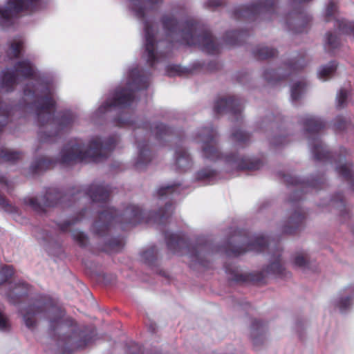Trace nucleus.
Listing matches in <instances>:
<instances>
[{"label":"nucleus","mask_w":354,"mask_h":354,"mask_svg":"<svg viewBox=\"0 0 354 354\" xmlns=\"http://www.w3.org/2000/svg\"><path fill=\"white\" fill-rule=\"evenodd\" d=\"M176 164L181 171H187L192 167V160L187 151L180 148L176 151Z\"/></svg>","instance_id":"25"},{"label":"nucleus","mask_w":354,"mask_h":354,"mask_svg":"<svg viewBox=\"0 0 354 354\" xmlns=\"http://www.w3.org/2000/svg\"><path fill=\"white\" fill-rule=\"evenodd\" d=\"M173 212L171 204H166L165 207L160 209L155 216V220L159 223H164L165 221L171 215Z\"/></svg>","instance_id":"37"},{"label":"nucleus","mask_w":354,"mask_h":354,"mask_svg":"<svg viewBox=\"0 0 354 354\" xmlns=\"http://www.w3.org/2000/svg\"><path fill=\"white\" fill-rule=\"evenodd\" d=\"M351 304V298L349 297H341L338 301H336L335 305L341 310H344L347 309Z\"/></svg>","instance_id":"51"},{"label":"nucleus","mask_w":354,"mask_h":354,"mask_svg":"<svg viewBox=\"0 0 354 354\" xmlns=\"http://www.w3.org/2000/svg\"><path fill=\"white\" fill-rule=\"evenodd\" d=\"M116 125L119 127H133L134 128H140L142 127L144 129H148L149 127V124L145 122L142 124L136 122L134 120L127 118L126 114L123 113L120 116V118L115 120Z\"/></svg>","instance_id":"30"},{"label":"nucleus","mask_w":354,"mask_h":354,"mask_svg":"<svg viewBox=\"0 0 354 354\" xmlns=\"http://www.w3.org/2000/svg\"><path fill=\"white\" fill-rule=\"evenodd\" d=\"M86 193L93 201H106L109 196V190L104 186L97 184L91 185Z\"/></svg>","instance_id":"22"},{"label":"nucleus","mask_w":354,"mask_h":354,"mask_svg":"<svg viewBox=\"0 0 354 354\" xmlns=\"http://www.w3.org/2000/svg\"><path fill=\"white\" fill-rule=\"evenodd\" d=\"M324 180L323 179L319 180V182H318V180H317V179H313L310 183V185L312 187H317L318 184L324 183Z\"/></svg>","instance_id":"60"},{"label":"nucleus","mask_w":354,"mask_h":354,"mask_svg":"<svg viewBox=\"0 0 354 354\" xmlns=\"http://www.w3.org/2000/svg\"><path fill=\"white\" fill-rule=\"evenodd\" d=\"M225 160L232 168L236 169L257 170L262 166V162L259 160L241 158L235 154L225 156Z\"/></svg>","instance_id":"16"},{"label":"nucleus","mask_w":354,"mask_h":354,"mask_svg":"<svg viewBox=\"0 0 354 354\" xmlns=\"http://www.w3.org/2000/svg\"><path fill=\"white\" fill-rule=\"evenodd\" d=\"M35 70L34 66L28 60L18 62L13 71L3 72L1 80V89L11 91L15 85L21 81V78L34 76Z\"/></svg>","instance_id":"10"},{"label":"nucleus","mask_w":354,"mask_h":354,"mask_svg":"<svg viewBox=\"0 0 354 354\" xmlns=\"http://www.w3.org/2000/svg\"><path fill=\"white\" fill-rule=\"evenodd\" d=\"M150 129L157 139H162L171 133V130L163 124H157L153 127H150Z\"/></svg>","instance_id":"36"},{"label":"nucleus","mask_w":354,"mask_h":354,"mask_svg":"<svg viewBox=\"0 0 354 354\" xmlns=\"http://www.w3.org/2000/svg\"><path fill=\"white\" fill-rule=\"evenodd\" d=\"M336 164V171L346 180L353 183L354 180V168L352 163L347 162L345 156L337 155L333 156Z\"/></svg>","instance_id":"17"},{"label":"nucleus","mask_w":354,"mask_h":354,"mask_svg":"<svg viewBox=\"0 0 354 354\" xmlns=\"http://www.w3.org/2000/svg\"><path fill=\"white\" fill-rule=\"evenodd\" d=\"M346 121L344 118L338 116L335 119V127L339 130H344L346 127Z\"/></svg>","instance_id":"55"},{"label":"nucleus","mask_w":354,"mask_h":354,"mask_svg":"<svg viewBox=\"0 0 354 354\" xmlns=\"http://www.w3.org/2000/svg\"><path fill=\"white\" fill-rule=\"evenodd\" d=\"M142 259L149 264H153L157 258V250L155 247H151L143 252Z\"/></svg>","instance_id":"44"},{"label":"nucleus","mask_w":354,"mask_h":354,"mask_svg":"<svg viewBox=\"0 0 354 354\" xmlns=\"http://www.w3.org/2000/svg\"><path fill=\"white\" fill-rule=\"evenodd\" d=\"M62 197V194L55 189H49L45 195L40 198H27L24 203L37 212L44 211L46 207L56 205Z\"/></svg>","instance_id":"14"},{"label":"nucleus","mask_w":354,"mask_h":354,"mask_svg":"<svg viewBox=\"0 0 354 354\" xmlns=\"http://www.w3.org/2000/svg\"><path fill=\"white\" fill-rule=\"evenodd\" d=\"M275 2L273 0H258L256 3L239 8L235 10L234 14L238 18L252 19L259 15H263L265 18H269L267 15H272L275 11Z\"/></svg>","instance_id":"13"},{"label":"nucleus","mask_w":354,"mask_h":354,"mask_svg":"<svg viewBox=\"0 0 354 354\" xmlns=\"http://www.w3.org/2000/svg\"><path fill=\"white\" fill-rule=\"evenodd\" d=\"M302 122L306 131L310 134L316 133L324 127V122L315 116L306 115Z\"/></svg>","instance_id":"23"},{"label":"nucleus","mask_w":354,"mask_h":354,"mask_svg":"<svg viewBox=\"0 0 354 354\" xmlns=\"http://www.w3.org/2000/svg\"><path fill=\"white\" fill-rule=\"evenodd\" d=\"M197 139L202 143V155L212 161L220 158L221 153L217 147V133L212 128H204L197 133Z\"/></svg>","instance_id":"12"},{"label":"nucleus","mask_w":354,"mask_h":354,"mask_svg":"<svg viewBox=\"0 0 354 354\" xmlns=\"http://www.w3.org/2000/svg\"><path fill=\"white\" fill-rule=\"evenodd\" d=\"M179 186L180 184H173L162 187L157 191L158 196L161 198L172 194L178 191Z\"/></svg>","instance_id":"41"},{"label":"nucleus","mask_w":354,"mask_h":354,"mask_svg":"<svg viewBox=\"0 0 354 354\" xmlns=\"http://www.w3.org/2000/svg\"><path fill=\"white\" fill-rule=\"evenodd\" d=\"M329 205L337 208L340 216L346 219L350 217L349 209L346 207V201L341 193H337L330 200Z\"/></svg>","instance_id":"24"},{"label":"nucleus","mask_w":354,"mask_h":354,"mask_svg":"<svg viewBox=\"0 0 354 354\" xmlns=\"http://www.w3.org/2000/svg\"><path fill=\"white\" fill-rule=\"evenodd\" d=\"M326 42L332 48H335L339 45L337 37L332 33L327 34Z\"/></svg>","instance_id":"53"},{"label":"nucleus","mask_w":354,"mask_h":354,"mask_svg":"<svg viewBox=\"0 0 354 354\" xmlns=\"http://www.w3.org/2000/svg\"><path fill=\"white\" fill-rule=\"evenodd\" d=\"M28 292V285L25 283H13L9 285L6 296L10 302L15 304L20 298L26 297Z\"/></svg>","instance_id":"18"},{"label":"nucleus","mask_w":354,"mask_h":354,"mask_svg":"<svg viewBox=\"0 0 354 354\" xmlns=\"http://www.w3.org/2000/svg\"><path fill=\"white\" fill-rule=\"evenodd\" d=\"M2 157L8 161H15L21 157V153L18 151L6 150L3 152Z\"/></svg>","instance_id":"46"},{"label":"nucleus","mask_w":354,"mask_h":354,"mask_svg":"<svg viewBox=\"0 0 354 354\" xmlns=\"http://www.w3.org/2000/svg\"><path fill=\"white\" fill-rule=\"evenodd\" d=\"M127 84L126 88L117 90L112 99L108 100L98 108L93 115L94 122H95V118L101 117L112 109L125 108L130 106L136 98L134 91L147 88L149 86V79L141 75L140 71L135 68L129 71Z\"/></svg>","instance_id":"6"},{"label":"nucleus","mask_w":354,"mask_h":354,"mask_svg":"<svg viewBox=\"0 0 354 354\" xmlns=\"http://www.w3.org/2000/svg\"><path fill=\"white\" fill-rule=\"evenodd\" d=\"M310 145L312 154L315 160L324 161L330 158L328 151L317 136L310 140Z\"/></svg>","instance_id":"20"},{"label":"nucleus","mask_w":354,"mask_h":354,"mask_svg":"<svg viewBox=\"0 0 354 354\" xmlns=\"http://www.w3.org/2000/svg\"><path fill=\"white\" fill-rule=\"evenodd\" d=\"M129 1L130 9L135 17L144 23L145 44L142 57L150 66H153L162 58L167 57L171 49V43L160 41L156 42L153 25L146 19V14L149 10L160 6L163 0H129Z\"/></svg>","instance_id":"5"},{"label":"nucleus","mask_w":354,"mask_h":354,"mask_svg":"<svg viewBox=\"0 0 354 354\" xmlns=\"http://www.w3.org/2000/svg\"><path fill=\"white\" fill-rule=\"evenodd\" d=\"M39 0H8L7 6L0 8V24L3 27L12 25V20L22 11L36 9Z\"/></svg>","instance_id":"11"},{"label":"nucleus","mask_w":354,"mask_h":354,"mask_svg":"<svg viewBox=\"0 0 354 354\" xmlns=\"http://www.w3.org/2000/svg\"><path fill=\"white\" fill-rule=\"evenodd\" d=\"M288 141L286 140V138L285 137H282L281 136H274L270 140L271 144L274 146H280V145H284Z\"/></svg>","instance_id":"54"},{"label":"nucleus","mask_w":354,"mask_h":354,"mask_svg":"<svg viewBox=\"0 0 354 354\" xmlns=\"http://www.w3.org/2000/svg\"><path fill=\"white\" fill-rule=\"evenodd\" d=\"M306 84L304 81H299L295 83L291 88V98L293 101L299 99L301 94L304 92Z\"/></svg>","instance_id":"38"},{"label":"nucleus","mask_w":354,"mask_h":354,"mask_svg":"<svg viewBox=\"0 0 354 354\" xmlns=\"http://www.w3.org/2000/svg\"><path fill=\"white\" fill-rule=\"evenodd\" d=\"M225 270L228 275V279L236 283L261 282L270 277H286L288 274L279 252L272 257L270 263L261 271L252 273L243 272L238 267L233 265L225 266Z\"/></svg>","instance_id":"7"},{"label":"nucleus","mask_w":354,"mask_h":354,"mask_svg":"<svg viewBox=\"0 0 354 354\" xmlns=\"http://www.w3.org/2000/svg\"><path fill=\"white\" fill-rule=\"evenodd\" d=\"M347 97L348 93L343 88L340 89L337 95V108H342L346 106Z\"/></svg>","instance_id":"47"},{"label":"nucleus","mask_w":354,"mask_h":354,"mask_svg":"<svg viewBox=\"0 0 354 354\" xmlns=\"http://www.w3.org/2000/svg\"><path fill=\"white\" fill-rule=\"evenodd\" d=\"M277 54L276 49L267 46H258L254 50V56L259 59H265L274 57Z\"/></svg>","instance_id":"31"},{"label":"nucleus","mask_w":354,"mask_h":354,"mask_svg":"<svg viewBox=\"0 0 354 354\" xmlns=\"http://www.w3.org/2000/svg\"><path fill=\"white\" fill-rule=\"evenodd\" d=\"M337 7L334 1H330L327 5L325 12V17L327 21H330L333 18H335V15L337 12Z\"/></svg>","instance_id":"45"},{"label":"nucleus","mask_w":354,"mask_h":354,"mask_svg":"<svg viewBox=\"0 0 354 354\" xmlns=\"http://www.w3.org/2000/svg\"><path fill=\"white\" fill-rule=\"evenodd\" d=\"M304 215L300 211H295L286 221L282 227V232L285 234H293L301 226Z\"/></svg>","instance_id":"19"},{"label":"nucleus","mask_w":354,"mask_h":354,"mask_svg":"<svg viewBox=\"0 0 354 354\" xmlns=\"http://www.w3.org/2000/svg\"><path fill=\"white\" fill-rule=\"evenodd\" d=\"M11 325L7 316L0 311V330L9 331L10 330Z\"/></svg>","instance_id":"49"},{"label":"nucleus","mask_w":354,"mask_h":354,"mask_svg":"<svg viewBox=\"0 0 354 354\" xmlns=\"http://www.w3.org/2000/svg\"><path fill=\"white\" fill-rule=\"evenodd\" d=\"M265 330V325L261 321L254 320L252 322L251 335L254 344L258 345L263 342Z\"/></svg>","instance_id":"27"},{"label":"nucleus","mask_w":354,"mask_h":354,"mask_svg":"<svg viewBox=\"0 0 354 354\" xmlns=\"http://www.w3.org/2000/svg\"><path fill=\"white\" fill-rule=\"evenodd\" d=\"M241 110L242 105L241 102L234 96L218 99L216 101L214 106V111L216 114L231 113L236 115L240 113Z\"/></svg>","instance_id":"15"},{"label":"nucleus","mask_w":354,"mask_h":354,"mask_svg":"<svg viewBox=\"0 0 354 354\" xmlns=\"http://www.w3.org/2000/svg\"><path fill=\"white\" fill-rule=\"evenodd\" d=\"M0 184H4L6 185H8V180H6V177H4L2 175H0Z\"/></svg>","instance_id":"61"},{"label":"nucleus","mask_w":354,"mask_h":354,"mask_svg":"<svg viewBox=\"0 0 354 354\" xmlns=\"http://www.w3.org/2000/svg\"><path fill=\"white\" fill-rule=\"evenodd\" d=\"M72 237L73 240L80 246L85 247L88 243V237L82 232L73 230L72 232Z\"/></svg>","instance_id":"42"},{"label":"nucleus","mask_w":354,"mask_h":354,"mask_svg":"<svg viewBox=\"0 0 354 354\" xmlns=\"http://www.w3.org/2000/svg\"><path fill=\"white\" fill-rule=\"evenodd\" d=\"M138 156L135 166L138 169H142L151 160V152L148 148V144L144 141H138Z\"/></svg>","instance_id":"21"},{"label":"nucleus","mask_w":354,"mask_h":354,"mask_svg":"<svg viewBox=\"0 0 354 354\" xmlns=\"http://www.w3.org/2000/svg\"><path fill=\"white\" fill-rule=\"evenodd\" d=\"M162 24L168 40L182 41L187 45H198L208 53H216L219 44L210 32L203 30L193 19L179 22L171 15H165Z\"/></svg>","instance_id":"4"},{"label":"nucleus","mask_w":354,"mask_h":354,"mask_svg":"<svg viewBox=\"0 0 354 354\" xmlns=\"http://www.w3.org/2000/svg\"><path fill=\"white\" fill-rule=\"evenodd\" d=\"M207 248L205 245L193 247L189 251V257L192 261L198 263L203 266H206Z\"/></svg>","instance_id":"26"},{"label":"nucleus","mask_w":354,"mask_h":354,"mask_svg":"<svg viewBox=\"0 0 354 354\" xmlns=\"http://www.w3.org/2000/svg\"><path fill=\"white\" fill-rule=\"evenodd\" d=\"M274 75V72L273 71H266L263 73L264 78L268 82H272L273 80Z\"/></svg>","instance_id":"59"},{"label":"nucleus","mask_w":354,"mask_h":354,"mask_svg":"<svg viewBox=\"0 0 354 354\" xmlns=\"http://www.w3.org/2000/svg\"><path fill=\"white\" fill-rule=\"evenodd\" d=\"M283 178L284 181L287 184L295 185V184H297L299 182L298 179L296 177H294L289 174L283 175Z\"/></svg>","instance_id":"57"},{"label":"nucleus","mask_w":354,"mask_h":354,"mask_svg":"<svg viewBox=\"0 0 354 354\" xmlns=\"http://www.w3.org/2000/svg\"><path fill=\"white\" fill-rule=\"evenodd\" d=\"M141 219L142 210L134 205H128L120 216L115 209H108L100 214L98 219L93 224V231L101 235L108 229L112 221L133 226L140 223Z\"/></svg>","instance_id":"8"},{"label":"nucleus","mask_w":354,"mask_h":354,"mask_svg":"<svg viewBox=\"0 0 354 354\" xmlns=\"http://www.w3.org/2000/svg\"><path fill=\"white\" fill-rule=\"evenodd\" d=\"M217 173L214 170L204 169L197 173L196 178L198 180L211 182L216 178Z\"/></svg>","instance_id":"39"},{"label":"nucleus","mask_w":354,"mask_h":354,"mask_svg":"<svg viewBox=\"0 0 354 354\" xmlns=\"http://www.w3.org/2000/svg\"><path fill=\"white\" fill-rule=\"evenodd\" d=\"M116 141L115 138H110L104 142L100 138L95 137L86 145L81 139H71L64 145L57 160L40 157L32 163L31 169L35 173H39L53 166L57 161L64 165L75 164L87 158L97 161L107 157Z\"/></svg>","instance_id":"3"},{"label":"nucleus","mask_w":354,"mask_h":354,"mask_svg":"<svg viewBox=\"0 0 354 354\" xmlns=\"http://www.w3.org/2000/svg\"><path fill=\"white\" fill-rule=\"evenodd\" d=\"M336 68L337 66L334 62H330L328 64L321 67L318 72L319 78L324 81L328 80L333 75Z\"/></svg>","instance_id":"33"},{"label":"nucleus","mask_w":354,"mask_h":354,"mask_svg":"<svg viewBox=\"0 0 354 354\" xmlns=\"http://www.w3.org/2000/svg\"><path fill=\"white\" fill-rule=\"evenodd\" d=\"M286 24H287L288 26L290 28V29H292V30H294L296 32H301L303 31V30L300 28H297L294 27L295 25H300V24H301V16L299 14L296 15V16L294 17L292 21H291L290 19L288 18L287 19Z\"/></svg>","instance_id":"48"},{"label":"nucleus","mask_w":354,"mask_h":354,"mask_svg":"<svg viewBox=\"0 0 354 354\" xmlns=\"http://www.w3.org/2000/svg\"><path fill=\"white\" fill-rule=\"evenodd\" d=\"M293 263L299 268H306L309 263L308 254L305 252H297L293 256Z\"/></svg>","instance_id":"34"},{"label":"nucleus","mask_w":354,"mask_h":354,"mask_svg":"<svg viewBox=\"0 0 354 354\" xmlns=\"http://www.w3.org/2000/svg\"><path fill=\"white\" fill-rule=\"evenodd\" d=\"M336 26L339 30L345 34L354 32V23L348 21L344 19H336Z\"/></svg>","instance_id":"40"},{"label":"nucleus","mask_w":354,"mask_h":354,"mask_svg":"<svg viewBox=\"0 0 354 354\" xmlns=\"http://www.w3.org/2000/svg\"><path fill=\"white\" fill-rule=\"evenodd\" d=\"M77 222V219L72 221H65L59 225V228L62 232H66L69 227Z\"/></svg>","instance_id":"56"},{"label":"nucleus","mask_w":354,"mask_h":354,"mask_svg":"<svg viewBox=\"0 0 354 354\" xmlns=\"http://www.w3.org/2000/svg\"><path fill=\"white\" fill-rule=\"evenodd\" d=\"M225 4V1L224 0H207L205 3V6L210 9H214Z\"/></svg>","instance_id":"52"},{"label":"nucleus","mask_w":354,"mask_h":354,"mask_svg":"<svg viewBox=\"0 0 354 354\" xmlns=\"http://www.w3.org/2000/svg\"><path fill=\"white\" fill-rule=\"evenodd\" d=\"M32 110L35 112L39 127L38 139L43 143L55 142L59 131L76 120L75 115L71 112L64 113L60 119H55L53 93L48 86L37 82L26 86L24 91L23 102L19 105L8 108L0 101V131L12 115L17 114L23 116Z\"/></svg>","instance_id":"1"},{"label":"nucleus","mask_w":354,"mask_h":354,"mask_svg":"<svg viewBox=\"0 0 354 354\" xmlns=\"http://www.w3.org/2000/svg\"><path fill=\"white\" fill-rule=\"evenodd\" d=\"M237 35V32L236 31H232L231 32H227V35H226V42L229 44H231V45H234V44H236V41L235 39H229V37L230 35H232V37H235Z\"/></svg>","instance_id":"58"},{"label":"nucleus","mask_w":354,"mask_h":354,"mask_svg":"<svg viewBox=\"0 0 354 354\" xmlns=\"http://www.w3.org/2000/svg\"><path fill=\"white\" fill-rule=\"evenodd\" d=\"M250 136L241 129H236L232 133V140L237 146H243L249 142Z\"/></svg>","instance_id":"32"},{"label":"nucleus","mask_w":354,"mask_h":354,"mask_svg":"<svg viewBox=\"0 0 354 354\" xmlns=\"http://www.w3.org/2000/svg\"><path fill=\"white\" fill-rule=\"evenodd\" d=\"M24 324L27 328L34 330L38 324L47 319L48 333L55 337L57 336V346L68 352L83 348L93 339V332L87 327H79L72 319H64V312L53 305V301L46 297H41L32 301L20 310Z\"/></svg>","instance_id":"2"},{"label":"nucleus","mask_w":354,"mask_h":354,"mask_svg":"<svg viewBox=\"0 0 354 354\" xmlns=\"http://www.w3.org/2000/svg\"><path fill=\"white\" fill-rule=\"evenodd\" d=\"M165 236L168 248L174 252L181 248L185 243L184 239L177 234L166 232Z\"/></svg>","instance_id":"28"},{"label":"nucleus","mask_w":354,"mask_h":354,"mask_svg":"<svg viewBox=\"0 0 354 354\" xmlns=\"http://www.w3.org/2000/svg\"><path fill=\"white\" fill-rule=\"evenodd\" d=\"M13 268L5 266L0 270V286L6 283L13 275Z\"/></svg>","instance_id":"43"},{"label":"nucleus","mask_w":354,"mask_h":354,"mask_svg":"<svg viewBox=\"0 0 354 354\" xmlns=\"http://www.w3.org/2000/svg\"><path fill=\"white\" fill-rule=\"evenodd\" d=\"M268 240L261 236L248 238L241 236L239 232L232 235L224 248L228 255L238 256L248 251L259 252L264 250L268 245Z\"/></svg>","instance_id":"9"},{"label":"nucleus","mask_w":354,"mask_h":354,"mask_svg":"<svg viewBox=\"0 0 354 354\" xmlns=\"http://www.w3.org/2000/svg\"><path fill=\"white\" fill-rule=\"evenodd\" d=\"M24 41L21 39H15L9 44L6 54L10 59L17 57L23 48Z\"/></svg>","instance_id":"29"},{"label":"nucleus","mask_w":354,"mask_h":354,"mask_svg":"<svg viewBox=\"0 0 354 354\" xmlns=\"http://www.w3.org/2000/svg\"><path fill=\"white\" fill-rule=\"evenodd\" d=\"M156 328V324H151L149 326V330H151V333H155Z\"/></svg>","instance_id":"62"},{"label":"nucleus","mask_w":354,"mask_h":354,"mask_svg":"<svg viewBox=\"0 0 354 354\" xmlns=\"http://www.w3.org/2000/svg\"><path fill=\"white\" fill-rule=\"evenodd\" d=\"M0 206L8 212H14L16 208L8 203L6 198L0 194Z\"/></svg>","instance_id":"50"},{"label":"nucleus","mask_w":354,"mask_h":354,"mask_svg":"<svg viewBox=\"0 0 354 354\" xmlns=\"http://www.w3.org/2000/svg\"><path fill=\"white\" fill-rule=\"evenodd\" d=\"M166 72L167 75L172 77V76H183L187 75L190 73V70L182 67L179 65H168L166 69Z\"/></svg>","instance_id":"35"}]
</instances>
